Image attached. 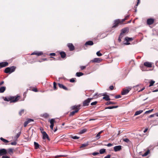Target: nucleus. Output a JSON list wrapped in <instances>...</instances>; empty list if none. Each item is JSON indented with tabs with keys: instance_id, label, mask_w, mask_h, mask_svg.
I'll use <instances>...</instances> for the list:
<instances>
[{
	"instance_id": "obj_54",
	"label": "nucleus",
	"mask_w": 158,
	"mask_h": 158,
	"mask_svg": "<svg viewBox=\"0 0 158 158\" xmlns=\"http://www.w3.org/2000/svg\"><path fill=\"white\" fill-rule=\"evenodd\" d=\"M70 81L71 82H74L75 81V79L74 78H72L70 80Z\"/></svg>"
},
{
	"instance_id": "obj_27",
	"label": "nucleus",
	"mask_w": 158,
	"mask_h": 158,
	"mask_svg": "<svg viewBox=\"0 0 158 158\" xmlns=\"http://www.w3.org/2000/svg\"><path fill=\"white\" fill-rule=\"evenodd\" d=\"M60 54L62 58H65L66 57V55L64 52H60Z\"/></svg>"
},
{
	"instance_id": "obj_24",
	"label": "nucleus",
	"mask_w": 158,
	"mask_h": 158,
	"mask_svg": "<svg viewBox=\"0 0 158 158\" xmlns=\"http://www.w3.org/2000/svg\"><path fill=\"white\" fill-rule=\"evenodd\" d=\"M6 87L5 86H2L0 88V93H3L5 90Z\"/></svg>"
},
{
	"instance_id": "obj_9",
	"label": "nucleus",
	"mask_w": 158,
	"mask_h": 158,
	"mask_svg": "<svg viewBox=\"0 0 158 158\" xmlns=\"http://www.w3.org/2000/svg\"><path fill=\"white\" fill-rule=\"evenodd\" d=\"M67 46L69 47V50L71 51H72L74 49V47L72 43L68 44Z\"/></svg>"
},
{
	"instance_id": "obj_10",
	"label": "nucleus",
	"mask_w": 158,
	"mask_h": 158,
	"mask_svg": "<svg viewBox=\"0 0 158 158\" xmlns=\"http://www.w3.org/2000/svg\"><path fill=\"white\" fill-rule=\"evenodd\" d=\"M129 28L128 27H125L123 29L121 30V33L125 34L126 33H128L129 31Z\"/></svg>"
},
{
	"instance_id": "obj_18",
	"label": "nucleus",
	"mask_w": 158,
	"mask_h": 158,
	"mask_svg": "<svg viewBox=\"0 0 158 158\" xmlns=\"http://www.w3.org/2000/svg\"><path fill=\"white\" fill-rule=\"evenodd\" d=\"M129 92V90L128 89H123L121 92V94L122 95H126Z\"/></svg>"
},
{
	"instance_id": "obj_58",
	"label": "nucleus",
	"mask_w": 158,
	"mask_h": 158,
	"mask_svg": "<svg viewBox=\"0 0 158 158\" xmlns=\"http://www.w3.org/2000/svg\"><path fill=\"white\" fill-rule=\"evenodd\" d=\"M106 145L108 147H110L113 145V144L111 143H108L107 145Z\"/></svg>"
},
{
	"instance_id": "obj_5",
	"label": "nucleus",
	"mask_w": 158,
	"mask_h": 158,
	"mask_svg": "<svg viewBox=\"0 0 158 158\" xmlns=\"http://www.w3.org/2000/svg\"><path fill=\"white\" fill-rule=\"evenodd\" d=\"M102 60V59L100 58H95L93 60H91L90 61V62L99 63L101 62Z\"/></svg>"
},
{
	"instance_id": "obj_12",
	"label": "nucleus",
	"mask_w": 158,
	"mask_h": 158,
	"mask_svg": "<svg viewBox=\"0 0 158 158\" xmlns=\"http://www.w3.org/2000/svg\"><path fill=\"white\" fill-rule=\"evenodd\" d=\"M122 148V146L121 145L115 146L114 148V151L117 152L120 151Z\"/></svg>"
},
{
	"instance_id": "obj_51",
	"label": "nucleus",
	"mask_w": 158,
	"mask_h": 158,
	"mask_svg": "<svg viewBox=\"0 0 158 158\" xmlns=\"http://www.w3.org/2000/svg\"><path fill=\"white\" fill-rule=\"evenodd\" d=\"M72 138L73 139H77L79 138V137L77 136H72Z\"/></svg>"
},
{
	"instance_id": "obj_64",
	"label": "nucleus",
	"mask_w": 158,
	"mask_h": 158,
	"mask_svg": "<svg viewBox=\"0 0 158 158\" xmlns=\"http://www.w3.org/2000/svg\"><path fill=\"white\" fill-rule=\"evenodd\" d=\"M2 158H10L7 156H2Z\"/></svg>"
},
{
	"instance_id": "obj_28",
	"label": "nucleus",
	"mask_w": 158,
	"mask_h": 158,
	"mask_svg": "<svg viewBox=\"0 0 158 158\" xmlns=\"http://www.w3.org/2000/svg\"><path fill=\"white\" fill-rule=\"evenodd\" d=\"M34 145L35 149H38L39 148V145L37 143L35 142H34Z\"/></svg>"
},
{
	"instance_id": "obj_55",
	"label": "nucleus",
	"mask_w": 158,
	"mask_h": 158,
	"mask_svg": "<svg viewBox=\"0 0 158 158\" xmlns=\"http://www.w3.org/2000/svg\"><path fill=\"white\" fill-rule=\"evenodd\" d=\"M28 124L27 122V121H26L25 122L24 124V127H26L27 125Z\"/></svg>"
},
{
	"instance_id": "obj_43",
	"label": "nucleus",
	"mask_w": 158,
	"mask_h": 158,
	"mask_svg": "<svg viewBox=\"0 0 158 158\" xmlns=\"http://www.w3.org/2000/svg\"><path fill=\"white\" fill-rule=\"evenodd\" d=\"M123 141L127 143H128L130 142V140L127 138L123 139Z\"/></svg>"
},
{
	"instance_id": "obj_4",
	"label": "nucleus",
	"mask_w": 158,
	"mask_h": 158,
	"mask_svg": "<svg viewBox=\"0 0 158 158\" xmlns=\"http://www.w3.org/2000/svg\"><path fill=\"white\" fill-rule=\"evenodd\" d=\"M93 98H89L84 101L83 103V106H88L89 104L90 101Z\"/></svg>"
},
{
	"instance_id": "obj_2",
	"label": "nucleus",
	"mask_w": 158,
	"mask_h": 158,
	"mask_svg": "<svg viewBox=\"0 0 158 158\" xmlns=\"http://www.w3.org/2000/svg\"><path fill=\"white\" fill-rule=\"evenodd\" d=\"M16 68V67L14 66L8 67L5 69L4 72L6 73L10 74L15 71Z\"/></svg>"
},
{
	"instance_id": "obj_22",
	"label": "nucleus",
	"mask_w": 158,
	"mask_h": 158,
	"mask_svg": "<svg viewBox=\"0 0 158 158\" xmlns=\"http://www.w3.org/2000/svg\"><path fill=\"white\" fill-rule=\"evenodd\" d=\"M93 42L92 41H89L86 42L85 44V45H92L93 44Z\"/></svg>"
},
{
	"instance_id": "obj_8",
	"label": "nucleus",
	"mask_w": 158,
	"mask_h": 158,
	"mask_svg": "<svg viewBox=\"0 0 158 158\" xmlns=\"http://www.w3.org/2000/svg\"><path fill=\"white\" fill-rule=\"evenodd\" d=\"M55 122V121L54 118H52L50 120V123L51 124V125H50V127L52 130L53 129V127L54 126V123Z\"/></svg>"
},
{
	"instance_id": "obj_17",
	"label": "nucleus",
	"mask_w": 158,
	"mask_h": 158,
	"mask_svg": "<svg viewBox=\"0 0 158 158\" xmlns=\"http://www.w3.org/2000/svg\"><path fill=\"white\" fill-rule=\"evenodd\" d=\"M103 96H104V97L103 98V99H104L106 101H108L110 100V99L109 97V96L105 95V94H103Z\"/></svg>"
},
{
	"instance_id": "obj_25",
	"label": "nucleus",
	"mask_w": 158,
	"mask_h": 158,
	"mask_svg": "<svg viewBox=\"0 0 158 158\" xmlns=\"http://www.w3.org/2000/svg\"><path fill=\"white\" fill-rule=\"evenodd\" d=\"M143 110H139V111H137L135 112V114H134V116H136L138 115H139V114H141V113H142L143 112Z\"/></svg>"
},
{
	"instance_id": "obj_31",
	"label": "nucleus",
	"mask_w": 158,
	"mask_h": 158,
	"mask_svg": "<svg viewBox=\"0 0 158 158\" xmlns=\"http://www.w3.org/2000/svg\"><path fill=\"white\" fill-rule=\"evenodd\" d=\"M118 107V106H108V107H106L105 109H112L114 108H117Z\"/></svg>"
},
{
	"instance_id": "obj_62",
	"label": "nucleus",
	"mask_w": 158,
	"mask_h": 158,
	"mask_svg": "<svg viewBox=\"0 0 158 158\" xmlns=\"http://www.w3.org/2000/svg\"><path fill=\"white\" fill-rule=\"evenodd\" d=\"M110 155H108L106 156H105L104 158H110Z\"/></svg>"
},
{
	"instance_id": "obj_33",
	"label": "nucleus",
	"mask_w": 158,
	"mask_h": 158,
	"mask_svg": "<svg viewBox=\"0 0 158 158\" xmlns=\"http://www.w3.org/2000/svg\"><path fill=\"white\" fill-rule=\"evenodd\" d=\"M0 139L1 140L3 141L5 143H6L9 142V141L6 139L2 137H1Z\"/></svg>"
},
{
	"instance_id": "obj_30",
	"label": "nucleus",
	"mask_w": 158,
	"mask_h": 158,
	"mask_svg": "<svg viewBox=\"0 0 158 158\" xmlns=\"http://www.w3.org/2000/svg\"><path fill=\"white\" fill-rule=\"evenodd\" d=\"M79 106L78 105H74L73 106H72L70 107V109L71 110H73L74 109L77 110L78 109L77 107Z\"/></svg>"
},
{
	"instance_id": "obj_56",
	"label": "nucleus",
	"mask_w": 158,
	"mask_h": 158,
	"mask_svg": "<svg viewBox=\"0 0 158 158\" xmlns=\"http://www.w3.org/2000/svg\"><path fill=\"white\" fill-rule=\"evenodd\" d=\"M86 67V66H81L80 67L81 70H82L85 69Z\"/></svg>"
},
{
	"instance_id": "obj_3",
	"label": "nucleus",
	"mask_w": 158,
	"mask_h": 158,
	"mask_svg": "<svg viewBox=\"0 0 158 158\" xmlns=\"http://www.w3.org/2000/svg\"><path fill=\"white\" fill-rule=\"evenodd\" d=\"M123 24L121 20L117 19L114 21L113 25L112 27V28H115L117 27L119 25H121Z\"/></svg>"
},
{
	"instance_id": "obj_50",
	"label": "nucleus",
	"mask_w": 158,
	"mask_h": 158,
	"mask_svg": "<svg viewBox=\"0 0 158 158\" xmlns=\"http://www.w3.org/2000/svg\"><path fill=\"white\" fill-rule=\"evenodd\" d=\"M17 143L16 141H14L11 142L10 144L13 145H15L17 144Z\"/></svg>"
},
{
	"instance_id": "obj_7",
	"label": "nucleus",
	"mask_w": 158,
	"mask_h": 158,
	"mask_svg": "<svg viewBox=\"0 0 158 158\" xmlns=\"http://www.w3.org/2000/svg\"><path fill=\"white\" fill-rule=\"evenodd\" d=\"M7 153L6 150L4 148L0 149V156L6 155Z\"/></svg>"
},
{
	"instance_id": "obj_20",
	"label": "nucleus",
	"mask_w": 158,
	"mask_h": 158,
	"mask_svg": "<svg viewBox=\"0 0 158 158\" xmlns=\"http://www.w3.org/2000/svg\"><path fill=\"white\" fill-rule=\"evenodd\" d=\"M125 40L127 42H129L130 41L133 40L134 39L132 38H130L128 37H126L125 38Z\"/></svg>"
},
{
	"instance_id": "obj_37",
	"label": "nucleus",
	"mask_w": 158,
	"mask_h": 158,
	"mask_svg": "<svg viewBox=\"0 0 158 158\" xmlns=\"http://www.w3.org/2000/svg\"><path fill=\"white\" fill-rule=\"evenodd\" d=\"M101 94H100V95ZM99 95V94H98V93H96L95 94L93 97V98H98V96Z\"/></svg>"
},
{
	"instance_id": "obj_40",
	"label": "nucleus",
	"mask_w": 158,
	"mask_h": 158,
	"mask_svg": "<svg viewBox=\"0 0 158 158\" xmlns=\"http://www.w3.org/2000/svg\"><path fill=\"white\" fill-rule=\"evenodd\" d=\"M149 151L148 150L142 155L143 156H147L149 153Z\"/></svg>"
},
{
	"instance_id": "obj_21",
	"label": "nucleus",
	"mask_w": 158,
	"mask_h": 158,
	"mask_svg": "<svg viewBox=\"0 0 158 158\" xmlns=\"http://www.w3.org/2000/svg\"><path fill=\"white\" fill-rule=\"evenodd\" d=\"M78 110H79L78 109H77V110H75L71 112L69 115V116H71L73 115L75 113L78 112Z\"/></svg>"
},
{
	"instance_id": "obj_11",
	"label": "nucleus",
	"mask_w": 158,
	"mask_h": 158,
	"mask_svg": "<svg viewBox=\"0 0 158 158\" xmlns=\"http://www.w3.org/2000/svg\"><path fill=\"white\" fill-rule=\"evenodd\" d=\"M154 21V20L153 19H149L147 20V23L148 25H151L152 24Z\"/></svg>"
},
{
	"instance_id": "obj_34",
	"label": "nucleus",
	"mask_w": 158,
	"mask_h": 158,
	"mask_svg": "<svg viewBox=\"0 0 158 158\" xmlns=\"http://www.w3.org/2000/svg\"><path fill=\"white\" fill-rule=\"evenodd\" d=\"M21 132L20 131L14 137L15 139H17L20 136L21 134Z\"/></svg>"
},
{
	"instance_id": "obj_45",
	"label": "nucleus",
	"mask_w": 158,
	"mask_h": 158,
	"mask_svg": "<svg viewBox=\"0 0 158 158\" xmlns=\"http://www.w3.org/2000/svg\"><path fill=\"white\" fill-rule=\"evenodd\" d=\"M33 119L31 118H29L28 119L27 121L28 123H29L30 122L32 121H33Z\"/></svg>"
},
{
	"instance_id": "obj_1",
	"label": "nucleus",
	"mask_w": 158,
	"mask_h": 158,
	"mask_svg": "<svg viewBox=\"0 0 158 158\" xmlns=\"http://www.w3.org/2000/svg\"><path fill=\"white\" fill-rule=\"evenodd\" d=\"M19 97V96H9L5 97L4 100L6 101H10V103L15 102L19 100L18 98Z\"/></svg>"
},
{
	"instance_id": "obj_29",
	"label": "nucleus",
	"mask_w": 158,
	"mask_h": 158,
	"mask_svg": "<svg viewBox=\"0 0 158 158\" xmlns=\"http://www.w3.org/2000/svg\"><path fill=\"white\" fill-rule=\"evenodd\" d=\"M88 143L87 142L86 143L82 144L81 145V146L80 147V148H84L85 147L87 146L88 145Z\"/></svg>"
},
{
	"instance_id": "obj_6",
	"label": "nucleus",
	"mask_w": 158,
	"mask_h": 158,
	"mask_svg": "<svg viewBox=\"0 0 158 158\" xmlns=\"http://www.w3.org/2000/svg\"><path fill=\"white\" fill-rule=\"evenodd\" d=\"M42 133L43 135V139H45L46 138L48 140H50V138L48 135L46 133L45 131H43L42 132Z\"/></svg>"
},
{
	"instance_id": "obj_60",
	"label": "nucleus",
	"mask_w": 158,
	"mask_h": 158,
	"mask_svg": "<svg viewBox=\"0 0 158 158\" xmlns=\"http://www.w3.org/2000/svg\"><path fill=\"white\" fill-rule=\"evenodd\" d=\"M50 56H55L56 55V54L54 53H52L50 54Z\"/></svg>"
},
{
	"instance_id": "obj_63",
	"label": "nucleus",
	"mask_w": 158,
	"mask_h": 158,
	"mask_svg": "<svg viewBox=\"0 0 158 158\" xmlns=\"http://www.w3.org/2000/svg\"><path fill=\"white\" fill-rule=\"evenodd\" d=\"M140 0H137V4L136 5V6H137L138 5V4L140 3Z\"/></svg>"
},
{
	"instance_id": "obj_48",
	"label": "nucleus",
	"mask_w": 158,
	"mask_h": 158,
	"mask_svg": "<svg viewBox=\"0 0 158 158\" xmlns=\"http://www.w3.org/2000/svg\"><path fill=\"white\" fill-rule=\"evenodd\" d=\"M96 54L98 56H101L102 54L100 52V51H98L96 53Z\"/></svg>"
},
{
	"instance_id": "obj_52",
	"label": "nucleus",
	"mask_w": 158,
	"mask_h": 158,
	"mask_svg": "<svg viewBox=\"0 0 158 158\" xmlns=\"http://www.w3.org/2000/svg\"><path fill=\"white\" fill-rule=\"evenodd\" d=\"M98 154H99V153L97 152H94L92 153V155L94 156H96Z\"/></svg>"
},
{
	"instance_id": "obj_46",
	"label": "nucleus",
	"mask_w": 158,
	"mask_h": 158,
	"mask_svg": "<svg viewBox=\"0 0 158 158\" xmlns=\"http://www.w3.org/2000/svg\"><path fill=\"white\" fill-rule=\"evenodd\" d=\"M56 83L54 82H53V88L54 90H56L57 89L56 86Z\"/></svg>"
},
{
	"instance_id": "obj_16",
	"label": "nucleus",
	"mask_w": 158,
	"mask_h": 158,
	"mask_svg": "<svg viewBox=\"0 0 158 158\" xmlns=\"http://www.w3.org/2000/svg\"><path fill=\"white\" fill-rule=\"evenodd\" d=\"M58 85L59 87L60 88L63 89L64 90H68V88L66 87H65V86H64V85H63V84H60V83H58Z\"/></svg>"
},
{
	"instance_id": "obj_23",
	"label": "nucleus",
	"mask_w": 158,
	"mask_h": 158,
	"mask_svg": "<svg viewBox=\"0 0 158 158\" xmlns=\"http://www.w3.org/2000/svg\"><path fill=\"white\" fill-rule=\"evenodd\" d=\"M103 132V131H101L97 134L96 136L97 139H99L100 138V134Z\"/></svg>"
},
{
	"instance_id": "obj_26",
	"label": "nucleus",
	"mask_w": 158,
	"mask_h": 158,
	"mask_svg": "<svg viewBox=\"0 0 158 158\" xmlns=\"http://www.w3.org/2000/svg\"><path fill=\"white\" fill-rule=\"evenodd\" d=\"M116 104V103L115 102H114L112 101H108L106 102L105 104L107 105H110V104Z\"/></svg>"
},
{
	"instance_id": "obj_49",
	"label": "nucleus",
	"mask_w": 158,
	"mask_h": 158,
	"mask_svg": "<svg viewBox=\"0 0 158 158\" xmlns=\"http://www.w3.org/2000/svg\"><path fill=\"white\" fill-rule=\"evenodd\" d=\"M97 103H98L97 102L95 101V102H92L91 103V106L95 105Z\"/></svg>"
},
{
	"instance_id": "obj_14",
	"label": "nucleus",
	"mask_w": 158,
	"mask_h": 158,
	"mask_svg": "<svg viewBox=\"0 0 158 158\" xmlns=\"http://www.w3.org/2000/svg\"><path fill=\"white\" fill-rule=\"evenodd\" d=\"M144 65L146 67L150 68L152 67V64L149 62H145L144 63Z\"/></svg>"
},
{
	"instance_id": "obj_47",
	"label": "nucleus",
	"mask_w": 158,
	"mask_h": 158,
	"mask_svg": "<svg viewBox=\"0 0 158 158\" xmlns=\"http://www.w3.org/2000/svg\"><path fill=\"white\" fill-rule=\"evenodd\" d=\"M67 156L66 155H58L56 156H55L56 158H57L58 157H62V156Z\"/></svg>"
},
{
	"instance_id": "obj_19",
	"label": "nucleus",
	"mask_w": 158,
	"mask_h": 158,
	"mask_svg": "<svg viewBox=\"0 0 158 158\" xmlns=\"http://www.w3.org/2000/svg\"><path fill=\"white\" fill-rule=\"evenodd\" d=\"M124 35L125 34L120 33L118 39V42L120 43L121 42V39H122L124 36Z\"/></svg>"
},
{
	"instance_id": "obj_57",
	"label": "nucleus",
	"mask_w": 158,
	"mask_h": 158,
	"mask_svg": "<svg viewBox=\"0 0 158 158\" xmlns=\"http://www.w3.org/2000/svg\"><path fill=\"white\" fill-rule=\"evenodd\" d=\"M114 87L113 86L111 85L109 87V89L110 90H112L114 89Z\"/></svg>"
},
{
	"instance_id": "obj_15",
	"label": "nucleus",
	"mask_w": 158,
	"mask_h": 158,
	"mask_svg": "<svg viewBox=\"0 0 158 158\" xmlns=\"http://www.w3.org/2000/svg\"><path fill=\"white\" fill-rule=\"evenodd\" d=\"M43 54V53L42 52H34L31 54V55H35L38 56H40L42 55Z\"/></svg>"
},
{
	"instance_id": "obj_32",
	"label": "nucleus",
	"mask_w": 158,
	"mask_h": 158,
	"mask_svg": "<svg viewBox=\"0 0 158 158\" xmlns=\"http://www.w3.org/2000/svg\"><path fill=\"white\" fill-rule=\"evenodd\" d=\"M155 82V81H153L152 80H151L149 82V84H150L149 86L151 87V86H152L153 85Z\"/></svg>"
},
{
	"instance_id": "obj_13",
	"label": "nucleus",
	"mask_w": 158,
	"mask_h": 158,
	"mask_svg": "<svg viewBox=\"0 0 158 158\" xmlns=\"http://www.w3.org/2000/svg\"><path fill=\"white\" fill-rule=\"evenodd\" d=\"M1 67H0V69L6 66L8 64V62L6 61L1 62Z\"/></svg>"
},
{
	"instance_id": "obj_38",
	"label": "nucleus",
	"mask_w": 158,
	"mask_h": 158,
	"mask_svg": "<svg viewBox=\"0 0 158 158\" xmlns=\"http://www.w3.org/2000/svg\"><path fill=\"white\" fill-rule=\"evenodd\" d=\"M87 130L86 129H83L80 131V134H82L85 132Z\"/></svg>"
},
{
	"instance_id": "obj_61",
	"label": "nucleus",
	"mask_w": 158,
	"mask_h": 158,
	"mask_svg": "<svg viewBox=\"0 0 158 158\" xmlns=\"http://www.w3.org/2000/svg\"><path fill=\"white\" fill-rule=\"evenodd\" d=\"M32 90L35 92H37L38 91L37 89V88L33 89H32Z\"/></svg>"
},
{
	"instance_id": "obj_44",
	"label": "nucleus",
	"mask_w": 158,
	"mask_h": 158,
	"mask_svg": "<svg viewBox=\"0 0 158 158\" xmlns=\"http://www.w3.org/2000/svg\"><path fill=\"white\" fill-rule=\"evenodd\" d=\"M13 149L12 148L9 149L8 150V153L10 154V153H13Z\"/></svg>"
},
{
	"instance_id": "obj_39",
	"label": "nucleus",
	"mask_w": 158,
	"mask_h": 158,
	"mask_svg": "<svg viewBox=\"0 0 158 158\" xmlns=\"http://www.w3.org/2000/svg\"><path fill=\"white\" fill-rule=\"evenodd\" d=\"M129 15H127L126 16V17H125V18L124 19L121 20L122 23H123V22L124 21H125L127 20L128 19V18L129 17Z\"/></svg>"
},
{
	"instance_id": "obj_59",
	"label": "nucleus",
	"mask_w": 158,
	"mask_h": 158,
	"mask_svg": "<svg viewBox=\"0 0 158 158\" xmlns=\"http://www.w3.org/2000/svg\"><path fill=\"white\" fill-rule=\"evenodd\" d=\"M155 115H156V114H151V115H150L149 117V118H152V117H153Z\"/></svg>"
},
{
	"instance_id": "obj_53",
	"label": "nucleus",
	"mask_w": 158,
	"mask_h": 158,
	"mask_svg": "<svg viewBox=\"0 0 158 158\" xmlns=\"http://www.w3.org/2000/svg\"><path fill=\"white\" fill-rule=\"evenodd\" d=\"M121 97V96L120 95H118L115 96V98L116 99L119 98Z\"/></svg>"
},
{
	"instance_id": "obj_36",
	"label": "nucleus",
	"mask_w": 158,
	"mask_h": 158,
	"mask_svg": "<svg viewBox=\"0 0 158 158\" xmlns=\"http://www.w3.org/2000/svg\"><path fill=\"white\" fill-rule=\"evenodd\" d=\"M106 152V149H101L100 150L99 152L100 154H103Z\"/></svg>"
},
{
	"instance_id": "obj_35",
	"label": "nucleus",
	"mask_w": 158,
	"mask_h": 158,
	"mask_svg": "<svg viewBox=\"0 0 158 158\" xmlns=\"http://www.w3.org/2000/svg\"><path fill=\"white\" fill-rule=\"evenodd\" d=\"M42 116L45 118H47L49 117V115L47 113H45L42 114Z\"/></svg>"
},
{
	"instance_id": "obj_42",
	"label": "nucleus",
	"mask_w": 158,
	"mask_h": 158,
	"mask_svg": "<svg viewBox=\"0 0 158 158\" xmlns=\"http://www.w3.org/2000/svg\"><path fill=\"white\" fill-rule=\"evenodd\" d=\"M154 109H151V110H148V111H146L145 112V114H149V113H150L151 112H152L153 110Z\"/></svg>"
},
{
	"instance_id": "obj_41",
	"label": "nucleus",
	"mask_w": 158,
	"mask_h": 158,
	"mask_svg": "<svg viewBox=\"0 0 158 158\" xmlns=\"http://www.w3.org/2000/svg\"><path fill=\"white\" fill-rule=\"evenodd\" d=\"M24 112V110L23 109L21 110H20L19 112V114L21 116L22 115Z\"/></svg>"
}]
</instances>
